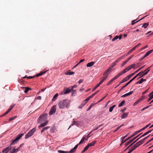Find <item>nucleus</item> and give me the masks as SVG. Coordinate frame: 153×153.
<instances>
[{
    "mask_svg": "<svg viewBox=\"0 0 153 153\" xmlns=\"http://www.w3.org/2000/svg\"><path fill=\"white\" fill-rule=\"evenodd\" d=\"M127 62L126 61V60L124 61L121 64V67H123L127 63Z\"/></svg>",
    "mask_w": 153,
    "mask_h": 153,
    "instance_id": "nucleus-46",
    "label": "nucleus"
},
{
    "mask_svg": "<svg viewBox=\"0 0 153 153\" xmlns=\"http://www.w3.org/2000/svg\"><path fill=\"white\" fill-rule=\"evenodd\" d=\"M12 148V146L10 145L8 147L4 149L2 151V153H7L9 150H10Z\"/></svg>",
    "mask_w": 153,
    "mask_h": 153,
    "instance_id": "nucleus-5",
    "label": "nucleus"
},
{
    "mask_svg": "<svg viewBox=\"0 0 153 153\" xmlns=\"http://www.w3.org/2000/svg\"><path fill=\"white\" fill-rule=\"evenodd\" d=\"M107 78V76H104L103 77H102L101 79V80L99 82L101 84Z\"/></svg>",
    "mask_w": 153,
    "mask_h": 153,
    "instance_id": "nucleus-14",
    "label": "nucleus"
},
{
    "mask_svg": "<svg viewBox=\"0 0 153 153\" xmlns=\"http://www.w3.org/2000/svg\"><path fill=\"white\" fill-rule=\"evenodd\" d=\"M58 96V93L56 94L54 97H53L52 99V101H54L56 100L57 98V97Z\"/></svg>",
    "mask_w": 153,
    "mask_h": 153,
    "instance_id": "nucleus-25",
    "label": "nucleus"
},
{
    "mask_svg": "<svg viewBox=\"0 0 153 153\" xmlns=\"http://www.w3.org/2000/svg\"><path fill=\"white\" fill-rule=\"evenodd\" d=\"M79 145V144L78 143V144H77L73 148V149H74V150H76L77 148Z\"/></svg>",
    "mask_w": 153,
    "mask_h": 153,
    "instance_id": "nucleus-61",
    "label": "nucleus"
},
{
    "mask_svg": "<svg viewBox=\"0 0 153 153\" xmlns=\"http://www.w3.org/2000/svg\"><path fill=\"white\" fill-rule=\"evenodd\" d=\"M21 147V145H20L19 147L17 149H13V151L10 152V153H16L20 150Z\"/></svg>",
    "mask_w": 153,
    "mask_h": 153,
    "instance_id": "nucleus-7",
    "label": "nucleus"
},
{
    "mask_svg": "<svg viewBox=\"0 0 153 153\" xmlns=\"http://www.w3.org/2000/svg\"><path fill=\"white\" fill-rule=\"evenodd\" d=\"M111 68H108L104 72L103 75H105L107 74L108 72H110L111 71Z\"/></svg>",
    "mask_w": 153,
    "mask_h": 153,
    "instance_id": "nucleus-24",
    "label": "nucleus"
},
{
    "mask_svg": "<svg viewBox=\"0 0 153 153\" xmlns=\"http://www.w3.org/2000/svg\"><path fill=\"white\" fill-rule=\"evenodd\" d=\"M128 54L127 53V54H124V55H123L119 57L117 60V62H119L120 61V60L123 59L124 58L125 56H127Z\"/></svg>",
    "mask_w": 153,
    "mask_h": 153,
    "instance_id": "nucleus-13",
    "label": "nucleus"
},
{
    "mask_svg": "<svg viewBox=\"0 0 153 153\" xmlns=\"http://www.w3.org/2000/svg\"><path fill=\"white\" fill-rule=\"evenodd\" d=\"M117 62V60L116 61L114 62V63H113V64L112 65V68H113V67L115 66V65H116V64L118 62Z\"/></svg>",
    "mask_w": 153,
    "mask_h": 153,
    "instance_id": "nucleus-51",
    "label": "nucleus"
},
{
    "mask_svg": "<svg viewBox=\"0 0 153 153\" xmlns=\"http://www.w3.org/2000/svg\"><path fill=\"white\" fill-rule=\"evenodd\" d=\"M131 69L130 67L129 66L127 68H126L124 69V71H125L126 73L127 71H129Z\"/></svg>",
    "mask_w": 153,
    "mask_h": 153,
    "instance_id": "nucleus-38",
    "label": "nucleus"
},
{
    "mask_svg": "<svg viewBox=\"0 0 153 153\" xmlns=\"http://www.w3.org/2000/svg\"><path fill=\"white\" fill-rule=\"evenodd\" d=\"M17 117V116H14L12 117H11V118H10L9 119V120L10 121H11L12 120H14V119H15Z\"/></svg>",
    "mask_w": 153,
    "mask_h": 153,
    "instance_id": "nucleus-45",
    "label": "nucleus"
},
{
    "mask_svg": "<svg viewBox=\"0 0 153 153\" xmlns=\"http://www.w3.org/2000/svg\"><path fill=\"white\" fill-rule=\"evenodd\" d=\"M116 105H113L112 107H111L109 108V111L110 112L112 111L113 108L115 107Z\"/></svg>",
    "mask_w": 153,
    "mask_h": 153,
    "instance_id": "nucleus-37",
    "label": "nucleus"
},
{
    "mask_svg": "<svg viewBox=\"0 0 153 153\" xmlns=\"http://www.w3.org/2000/svg\"><path fill=\"white\" fill-rule=\"evenodd\" d=\"M24 88H25V89L24 91V92L25 93H27L28 92V91L29 90H31V88H30L29 87H25Z\"/></svg>",
    "mask_w": 153,
    "mask_h": 153,
    "instance_id": "nucleus-30",
    "label": "nucleus"
},
{
    "mask_svg": "<svg viewBox=\"0 0 153 153\" xmlns=\"http://www.w3.org/2000/svg\"><path fill=\"white\" fill-rule=\"evenodd\" d=\"M118 77H119L117 75L114 77L112 79V80L113 81L114 80L116 79H117Z\"/></svg>",
    "mask_w": 153,
    "mask_h": 153,
    "instance_id": "nucleus-54",
    "label": "nucleus"
},
{
    "mask_svg": "<svg viewBox=\"0 0 153 153\" xmlns=\"http://www.w3.org/2000/svg\"><path fill=\"white\" fill-rule=\"evenodd\" d=\"M118 39V36H116L112 39V42L114 41L115 40Z\"/></svg>",
    "mask_w": 153,
    "mask_h": 153,
    "instance_id": "nucleus-43",
    "label": "nucleus"
},
{
    "mask_svg": "<svg viewBox=\"0 0 153 153\" xmlns=\"http://www.w3.org/2000/svg\"><path fill=\"white\" fill-rule=\"evenodd\" d=\"M75 150H74V149H71L69 152L70 153H72L73 152H75Z\"/></svg>",
    "mask_w": 153,
    "mask_h": 153,
    "instance_id": "nucleus-62",
    "label": "nucleus"
},
{
    "mask_svg": "<svg viewBox=\"0 0 153 153\" xmlns=\"http://www.w3.org/2000/svg\"><path fill=\"white\" fill-rule=\"evenodd\" d=\"M71 90L72 89L71 88H68L65 90H64L63 91L62 93L61 94H67L71 92Z\"/></svg>",
    "mask_w": 153,
    "mask_h": 153,
    "instance_id": "nucleus-6",
    "label": "nucleus"
},
{
    "mask_svg": "<svg viewBox=\"0 0 153 153\" xmlns=\"http://www.w3.org/2000/svg\"><path fill=\"white\" fill-rule=\"evenodd\" d=\"M149 68L147 69L146 70H145L144 71H142L140 72H139L138 74H137L136 76H134L133 78H132L126 84L123 86L122 88L119 90L118 91V93H119L120 91L122 89L126 87L127 85H128L129 84H130L131 82L133 80H134L137 76H141V77H143V76H144L146 75H147L149 71L150 70V69H149Z\"/></svg>",
    "mask_w": 153,
    "mask_h": 153,
    "instance_id": "nucleus-1",
    "label": "nucleus"
},
{
    "mask_svg": "<svg viewBox=\"0 0 153 153\" xmlns=\"http://www.w3.org/2000/svg\"><path fill=\"white\" fill-rule=\"evenodd\" d=\"M101 85V84L99 82L95 86V87H94V88L92 89V91H94L97 88V87H98L99 86Z\"/></svg>",
    "mask_w": 153,
    "mask_h": 153,
    "instance_id": "nucleus-29",
    "label": "nucleus"
},
{
    "mask_svg": "<svg viewBox=\"0 0 153 153\" xmlns=\"http://www.w3.org/2000/svg\"><path fill=\"white\" fill-rule=\"evenodd\" d=\"M74 74V72H71V70H69L68 72L65 73V74L66 75H71Z\"/></svg>",
    "mask_w": 153,
    "mask_h": 153,
    "instance_id": "nucleus-19",
    "label": "nucleus"
},
{
    "mask_svg": "<svg viewBox=\"0 0 153 153\" xmlns=\"http://www.w3.org/2000/svg\"><path fill=\"white\" fill-rule=\"evenodd\" d=\"M86 135L84 136H83V137H82V138L81 140H80V142H79V144L80 145V144L83 143H84V142L85 140H87L86 139Z\"/></svg>",
    "mask_w": 153,
    "mask_h": 153,
    "instance_id": "nucleus-12",
    "label": "nucleus"
},
{
    "mask_svg": "<svg viewBox=\"0 0 153 153\" xmlns=\"http://www.w3.org/2000/svg\"><path fill=\"white\" fill-rule=\"evenodd\" d=\"M130 139V137H128L127 138L125 139V140L123 141V142H122V144L124 143L125 142H126V141H127Z\"/></svg>",
    "mask_w": 153,
    "mask_h": 153,
    "instance_id": "nucleus-50",
    "label": "nucleus"
},
{
    "mask_svg": "<svg viewBox=\"0 0 153 153\" xmlns=\"http://www.w3.org/2000/svg\"><path fill=\"white\" fill-rule=\"evenodd\" d=\"M87 102L86 101L84 100L82 102L81 104L84 106L85 105Z\"/></svg>",
    "mask_w": 153,
    "mask_h": 153,
    "instance_id": "nucleus-53",
    "label": "nucleus"
},
{
    "mask_svg": "<svg viewBox=\"0 0 153 153\" xmlns=\"http://www.w3.org/2000/svg\"><path fill=\"white\" fill-rule=\"evenodd\" d=\"M143 143L141 140L137 142L136 143H135L134 145L133 146V147L135 149L137 147L141 145Z\"/></svg>",
    "mask_w": 153,
    "mask_h": 153,
    "instance_id": "nucleus-9",
    "label": "nucleus"
},
{
    "mask_svg": "<svg viewBox=\"0 0 153 153\" xmlns=\"http://www.w3.org/2000/svg\"><path fill=\"white\" fill-rule=\"evenodd\" d=\"M122 35H120V36H118V39L119 40L121 39H122Z\"/></svg>",
    "mask_w": 153,
    "mask_h": 153,
    "instance_id": "nucleus-63",
    "label": "nucleus"
},
{
    "mask_svg": "<svg viewBox=\"0 0 153 153\" xmlns=\"http://www.w3.org/2000/svg\"><path fill=\"white\" fill-rule=\"evenodd\" d=\"M89 147V146L88 145H87L85 148L84 149L86 151L88 148Z\"/></svg>",
    "mask_w": 153,
    "mask_h": 153,
    "instance_id": "nucleus-60",
    "label": "nucleus"
},
{
    "mask_svg": "<svg viewBox=\"0 0 153 153\" xmlns=\"http://www.w3.org/2000/svg\"><path fill=\"white\" fill-rule=\"evenodd\" d=\"M140 138H140V137L137 140H136L135 141H134V142H133L130 145V146H131L133 144H134V143H135Z\"/></svg>",
    "mask_w": 153,
    "mask_h": 153,
    "instance_id": "nucleus-55",
    "label": "nucleus"
},
{
    "mask_svg": "<svg viewBox=\"0 0 153 153\" xmlns=\"http://www.w3.org/2000/svg\"><path fill=\"white\" fill-rule=\"evenodd\" d=\"M59 153H68L69 152L68 151H65L62 150H58V151Z\"/></svg>",
    "mask_w": 153,
    "mask_h": 153,
    "instance_id": "nucleus-41",
    "label": "nucleus"
},
{
    "mask_svg": "<svg viewBox=\"0 0 153 153\" xmlns=\"http://www.w3.org/2000/svg\"><path fill=\"white\" fill-rule=\"evenodd\" d=\"M35 77V76H27V77H26V76H25V77H23V78H25L26 77H27V78L28 79H32V78H34Z\"/></svg>",
    "mask_w": 153,
    "mask_h": 153,
    "instance_id": "nucleus-44",
    "label": "nucleus"
},
{
    "mask_svg": "<svg viewBox=\"0 0 153 153\" xmlns=\"http://www.w3.org/2000/svg\"><path fill=\"white\" fill-rule=\"evenodd\" d=\"M152 130H153L152 129V130H149V131H148L146 132V133H144V134H143V135H142L140 137V138H141L142 137H144V136H146V135H147L148 134L150 133L152 131Z\"/></svg>",
    "mask_w": 153,
    "mask_h": 153,
    "instance_id": "nucleus-23",
    "label": "nucleus"
},
{
    "mask_svg": "<svg viewBox=\"0 0 153 153\" xmlns=\"http://www.w3.org/2000/svg\"><path fill=\"white\" fill-rule=\"evenodd\" d=\"M134 55H132L130 56L128 59L126 60V61L128 62L131 59L132 57L134 56Z\"/></svg>",
    "mask_w": 153,
    "mask_h": 153,
    "instance_id": "nucleus-47",
    "label": "nucleus"
},
{
    "mask_svg": "<svg viewBox=\"0 0 153 153\" xmlns=\"http://www.w3.org/2000/svg\"><path fill=\"white\" fill-rule=\"evenodd\" d=\"M146 81V79H143V78H141L140 79V80L139 81L137 82L136 83V84H141L144 81Z\"/></svg>",
    "mask_w": 153,
    "mask_h": 153,
    "instance_id": "nucleus-17",
    "label": "nucleus"
},
{
    "mask_svg": "<svg viewBox=\"0 0 153 153\" xmlns=\"http://www.w3.org/2000/svg\"><path fill=\"white\" fill-rule=\"evenodd\" d=\"M125 102L124 100H123L119 105L118 107H120L122 106L125 103Z\"/></svg>",
    "mask_w": 153,
    "mask_h": 153,
    "instance_id": "nucleus-33",
    "label": "nucleus"
},
{
    "mask_svg": "<svg viewBox=\"0 0 153 153\" xmlns=\"http://www.w3.org/2000/svg\"><path fill=\"white\" fill-rule=\"evenodd\" d=\"M135 64H133L130 65L129 66L131 68V69L132 68H133L135 66Z\"/></svg>",
    "mask_w": 153,
    "mask_h": 153,
    "instance_id": "nucleus-56",
    "label": "nucleus"
},
{
    "mask_svg": "<svg viewBox=\"0 0 153 153\" xmlns=\"http://www.w3.org/2000/svg\"><path fill=\"white\" fill-rule=\"evenodd\" d=\"M141 19L138 21H136L137 20V19L134 20L132 21L131 22V25H133L134 24L136 23L139 21H140Z\"/></svg>",
    "mask_w": 153,
    "mask_h": 153,
    "instance_id": "nucleus-39",
    "label": "nucleus"
},
{
    "mask_svg": "<svg viewBox=\"0 0 153 153\" xmlns=\"http://www.w3.org/2000/svg\"><path fill=\"white\" fill-rule=\"evenodd\" d=\"M142 100V99H139L137 100L136 102H135L133 104V105L135 106L139 103Z\"/></svg>",
    "mask_w": 153,
    "mask_h": 153,
    "instance_id": "nucleus-31",
    "label": "nucleus"
},
{
    "mask_svg": "<svg viewBox=\"0 0 153 153\" xmlns=\"http://www.w3.org/2000/svg\"><path fill=\"white\" fill-rule=\"evenodd\" d=\"M149 24L148 23H145L143 25L141 26V25H140L138 26H137V27H138V28H140L141 27L142 28L143 27L145 28H146L148 26Z\"/></svg>",
    "mask_w": 153,
    "mask_h": 153,
    "instance_id": "nucleus-11",
    "label": "nucleus"
},
{
    "mask_svg": "<svg viewBox=\"0 0 153 153\" xmlns=\"http://www.w3.org/2000/svg\"><path fill=\"white\" fill-rule=\"evenodd\" d=\"M145 66H143V67H141V68H139L134 73H137L138 71H139L141 69H142Z\"/></svg>",
    "mask_w": 153,
    "mask_h": 153,
    "instance_id": "nucleus-48",
    "label": "nucleus"
},
{
    "mask_svg": "<svg viewBox=\"0 0 153 153\" xmlns=\"http://www.w3.org/2000/svg\"><path fill=\"white\" fill-rule=\"evenodd\" d=\"M48 123V120L46 121L44 123H42L41 125L39 126V128L43 127H44V126H46Z\"/></svg>",
    "mask_w": 153,
    "mask_h": 153,
    "instance_id": "nucleus-16",
    "label": "nucleus"
},
{
    "mask_svg": "<svg viewBox=\"0 0 153 153\" xmlns=\"http://www.w3.org/2000/svg\"><path fill=\"white\" fill-rule=\"evenodd\" d=\"M113 81L112 80V79H111L108 83L107 84V85H110V84H111L112 82Z\"/></svg>",
    "mask_w": 153,
    "mask_h": 153,
    "instance_id": "nucleus-57",
    "label": "nucleus"
},
{
    "mask_svg": "<svg viewBox=\"0 0 153 153\" xmlns=\"http://www.w3.org/2000/svg\"><path fill=\"white\" fill-rule=\"evenodd\" d=\"M142 133L140 134L139 135H138V136H136V137L134 138V139H133L132 140H131L129 141H127L126 143L125 144L126 146H127L128 144H129L130 143L133 142L135 139H136Z\"/></svg>",
    "mask_w": 153,
    "mask_h": 153,
    "instance_id": "nucleus-10",
    "label": "nucleus"
},
{
    "mask_svg": "<svg viewBox=\"0 0 153 153\" xmlns=\"http://www.w3.org/2000/svg\"><path fill=\"white\" fill-rule=\"evenodd\" d=\"M129 79V78H128V76L127 77H125V78H124V79H124L125 80V82L127 81Z\"/></svg>",
    "mask_w": 153,
    "mask_h": 153,
    "instance_id": "nucleus-59",
    "label": "nucleus"
},
{
    "mask_svg": "<svg viewBox=\"0 0 153 153\" xmlns=\"http://www.w3.org/2000/svg\"><path fill=\"white\" fill-rule=\"evenodd\" d=\"M24 134L23 133L21 134H20L18 135L17 137H16V140H19L23 135Z\"/></svg>",
    "mask_w": 153,
    "mask_h": 153,
    "instance_id": "nucleus-27",
    "label": "nucleus"
},
{
    "mask_svg": "<svg viewBox=\"0 0 153 153\" xmlns=\"http://www.w3.org/2000/svg\"><path fill=\"white\" fill-rule=\"evenodd\" d=\"M11 110L9 108L8 109L7 111L3 114L1 117H3L7 114Z\"/></svg>",
    "mask_w": 153,
    "mask_h": 153,
    "instance_id": "nucleus-36",
    "label": "nucleus"
},
{
    "mask_svg": "<svg viewBox=\"0 0 153 153\" xmlns=\"http://www.w3.org/2000/svg\"><path fill=\"white\" fill-rule=\"evenodd\" d=\"M128 114V113H124L123 114L121 115V117L123 119L125 118L127 116Z\"/></svg>",
    "mask_w": 153,
    "mask_h": 153,
    "instance_id": "nucleus-20",
    "label": "nucleus"
},
{
    "mask_svg": "<svg viewBox=\"0 0 153 153\" xmlns=\"http://www.w3.org/2000/svg\"><path fill=\"white\" fill-rule=\"evenodd\" d=\"M135 149L132 146L130 149H129V152L127 153H131Z\"/></svg>",
    "mask_w": 153,
    "mask_h": 153,
    "instance_id": "nucleus-35",
    "label": "nucleus"
},
{
    "mask_svg": "<svg viewBox=\"0 0 153 153\" xmlns=\"http://www.w3.org/2000/svg\"><path fill=\"white\" fill-rule=\"evenodd\" d=\"M103 125V124H102L100 125H99L97 127L95 128L92 130V131H95L97 129H98L99 128H100V127L102 126Z\"/></svg>",
    "mask_w": 153,
    "mask_h": 153,
    "instance_id": "nucleus-42",
    "label": "nucleus"
},
{
    "mask_svg": "<svg viewBox=\"0 0 153 153\" xmlns=\"http://www.w3.org/2000/svg\"><path fill=\"white\" fill-rule=\"evenodd\" d=\"M125 73V71H124V70H123V71L119 72L117 75L119 77L120 76Z\"/></svg>",
    "mask_w": 153,
    "mask_h": 153,
    "instance_id": "nucleus-28",
    "label": "nucleus"
},
{
    "mask_svg": "<svg viewBox=\"0 0 153 153\" xmlns=\"http://www.w3.org/2000/svg\"><path fill=\"white\" fill-rule=\"evenodd\" d=\"M133 93V91H130L128 93H126V94H124L123 95H122L121 97H126L127 96H128L130 95L131 94Z\"/></svg>",
    "mask_w": 153,
    "mask_h": 153,
    "instance_id": "nucleus-15",
    "label": "nucleus"
},
{
    "mask_svg": "<svg viewBox=\"0 0 153 153\" xmlns=\"http://www.w3.org/2000/svg\"><path fill=\"white\" fill-rule=\"evenodd\" d=\"M136 73H134H134L132 74H131V75H128V78H129V79L131 78L133 75H134V74H135Z\"/></svg>",
    "mask_w": 153,
    "mask_h": 153,
    "instance_id": "nucleus-49",
    "label": "nucleus"
},
{
    "mask_svg": "<svg viewBox=\"0 0 153 153\" xmlns=\"http://www.w3.org/2000/svg\"><path fill=\"white\" fill-rule=\"evenodd\" d=\"M123 124L118 126V127H117V128L115 129V130L114 131H117L121 127H122V126H123Z\"/></svg>",
    "mask_w": 153,
    "mask_h": 153,
    "instance_id": "nucleus-52",
    "label": "nucleus"
},
{
    "mask_svg": "<svg viewBox=\"0 0 153 153\" xmlns=\"http://www.w3.org/2000/svg\"><path fill=\"white\" fill-rule=\"evenodd\" d=\"M36 131L35 128H34L31 129L27 134L25 137V139H26L31 137L34 133Z\"/></svg>",
    "mask_w": 153,
    "mask_h": 153,
    "instance_id": "nucleus-3",
    "label": "nucleus"
},
{
    "mask_svg": "<svg viewBox=\"0 0 153 153\" xmlns=\"http://www.w3.org/2000/svg\"><path fill=\"white\" fill-rule=\"evenodd\" d=\"M85 59H81L80 61L78 63V64H80L82 62H83L84 61Z\"/></svg>",
    "mask_w": 153,
    "mask_h": 153,
    "instance_id": "nucleus-64",
    "label": "nucleus"
},
{
    "mask_svg": "<svg viewBox=\"0 0 153 153\" xmlns=\"http://www.w3.org/2000/svg\"><path fill=\"white\" fill-rule=\"evenodd\" d=\"M47 115L48 114H42L39 117V120H45V119L46 118Z\"/></svg>",
    "mask_w": 153,
    "mask_h": 153,
    "instance_id": "nucleus-8",
    "label": "nucleus"
},
{
    "mask_svg": "<svg viewBox=\"0 0 153 153\" xmlns=\"http://www.w3.org/2000/svg\"><path fill=\"white\" fill-rule=\"evenodd\" d=\"M70 101L68 99L63 100L59 102L58 106L61 109L68 108L70 106Z\"/></svg>",
    "mask_w": 153,
    "mask_h": 153,
    "instance_id": "nucleus-2",
    "label": "nucleus"
},
{
    "mask_svg": "<svg viewBox=\"0 0 153 153\" xmlns=\"http://www.w3.org/2000/svg\"><path fill=\"white\" fill-rule=\"evenodd\" d=\"M71 91H72V95L76 93V90L72 89Z\"/></svg>",
    "mask_w": 153,
    "mask_h": 153,
    "instance_id": "nucleus-58",
    "label": "nucleus"
},
{
    "mask_svg": "<svg viewBox=\"0 0 153 153\" xmlns=\"http://www.w3.org/2000/svg\"><path fill=\"white\" fill-rule=\"evenodd\" d=\"M49 128H50L49 126H47V127H46L43 128L42 129V130L41 131V133H42L44 131L47 130L48 129H49Z\"/></svg>",
    "mask_w": 153,
    "mask_h": 153,
    "instance_id": "nucleus-34",
    "label": "nucleus"
},
{
    "mask_svg": "<svg viewBox=\"0 0 153 153\" xmlns=\"http://www.w3.org/2000/svg\"><path fill=\"white\" fill-rule=\"evenodd\" d=\"M24 134L23 133L21 134H20L18 135L17 137H16V140H19L23 135Z\"/></svg>",
    "mask_w": 153,
    "mask_h": 153,
    "instance_id": "nucleus-26",
    "label": "nucleus"
},
{
    "mask_svg": "<svg viewBox=\"0 0 153 153\" xmlns=\"http://www.w3.org/2000/svg\"><path fill=\"white\" fill-rule=\"evenodd\" d=\"M94 64V62H91L88 63L86 65V66L87 67H91Z\"/></svg>",
    "mask_w": 153,
    "mask_h": 153,
    "instance_id": "nucleus-18",
    "label": "nucleus"
},
{
    "mask_svg": "<svg viewBox=\"0 0 153 153\" xmlns=\"http://www.w3.org/2000/svg\"><path fill=\"white\" fill-rule=\"evenodd\" d=\"M46 72V71H45V72H40L39 73V74H37L36 75V77H38L39 76H40L42 75L43 74H45Z\"/></svg>",
    "mask_w": 153,
    "mask_h": 153,
    "instance_id": "nucleus-32",
    "label": "nucleus"
},
{
    "mask_svg": "<svg viewBox=\"0 0 153 153\" xmlns=\"http://www.w3.org/2000/svg\"><path fill=\"white\" fill-rule=\"evenodd\" d=\"M96 142H97V141L94 140V141H93V142H92L91 143H89L88 145V146H89V147H90L91 146H93L95 144Z\"/></svg>",
    "mask_w": 153,
    "mask_h": 153,
    "instance_id": "nucleus-21",
    "label": "nucleus"
},
{
    "mask_svg": "<svg viewBox=\"0 0 153 153\" xmlns=\"http://www.w3.org/2000/svg\"><path fill=\"white\" fill-rule=\"evenodd\" d=\"M18 140H16V138L15 140H13L11 143L10 145L11 146V145H14L15 144V143H16L17 142V141Z\"/></svg>",
    "mask_w": 153,
    "mask_h": 153,
    "instance_id": "nucleus-40",
    "label": "nucleus"
},
{
    "mask_svg": "<svg viewBox=\"0 0 153 153\" xmlns=\"http://www.w3.org/2000/svg\"><path fill=\"white\" fill-rule=\"evenodd\" d=\"M56 107V105H54L51 107L49 112V115H52L55 113Z\"/></svg>",
    "mask_w": 153,
    "mask_h": 153,
    "instance_id": "nucleus-4",
    "label": "nucleus"
},
{
    "mask_svg": "<svg viewBox=\"0 0 153 153\" xmlns=\"http://www.w3.org/2000/svg\"><path fill=\"white\" fill-rule=\"evenodd\" d=\"M153 51V50H150L146 53L144 56V57H146L148 56L150 53H152Z\"/></svg>",
    "mask_w": 153,
    "mask_h": 153,
    "instance_id": "nucleus-22",
    "label": "nucleus"
}]
</instances>
